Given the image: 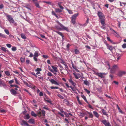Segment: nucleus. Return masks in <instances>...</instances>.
Instances as JSON below:
<instances>
[{"label": "nucleus", "instance_id": "f257e3e1", "mask_svg": "<svg viewBox=\"0 0 126 126\" xmlns=\"http://www.w3.org/2000/svg\"><path fill=\"white\" fill-rule=\"evenodd\" d=\"M97 16L100 21L101 24L103 26H104L105 24V17L104 15L102 12L100 11L97 12Z\"/></svg>", "mask_w": 126, "mask_h": 126}, {"label": "nucleus", "instance_id": "f03ea898", "mask_svg": "<svg viewBox=\"0 0 126 126\" xmlns=\"http://www.w3.org/2000/svg\"><path fill=\"white\" fill-rule=\"evenodd\" d=\"M79 13H78L73 15L71 17V22L74 24L76 23V18L79 15Z\"/></svg>", "mask_w": 126, "mask_h": 126}, {"label": "nucleus", "instance_id": "7ed1b4c3", "mask_svg": "<svg viewBox=\"0 0 126 126\" xmlns=\"http://www.w3.org/2000/svg\"><path fill=\"white\" fill-rule=\"evenodd\" d=\"M59 24L60 25V26H61L62 28H57L58 30H64L67 32L69 31V30L67 27H65L63 25L60 23H59Z\"/></svg>", "mask_w": 126, "mask_h": 126}, {"label": "nucleus", "instance_id": "20e7f679", "mask_svg": "<svg viewBox=\"0 0 126 126\" xmlns=\"http://www.w3.org/2000/svg\"><path fill=\"white\" fill-rule=\"evenodd\" d=\"M118 66L117 65H113L111 69L110 72L112 73H114L116 69L118 68Z\"/></svg>", "mask_w": 126, "mask_h": 126}, {"label": "nucleus", "instance_id": "39448f33", "mask_svg": "<svg viewBox=\"0 0 126 126\" xmlns=\"http://www.w3.org/2000/svg\"><path fill=\"white\" fill-rule=\"evenodd\" d=\"M126 75V71L122 70L119 71L117 74V75L120 77H122L123 75Z\"/></svg>", "mask_w": 126, "mask_h": 126}, {"label": "nucleus", "instance_id": "423d86ee", "mask_svg": "<svg viewBox=\"0 0 126 126\" xmlns=\"http://www.w3.org/2000/svg\"><path fill=\"white\" fill-rule=\"evenodd\" d=\"M5 14L7 15V18L10 23H13L14 22V20L11 15H8L7 14Z\"/></svg>", "mask_w": 126, "mask_h": 126}, {"label": "nucleus", "instance_id": "0eeeda50", "mask_svg": "<svg viewBox=\"0 0 126 126\" xmlns=\"http://www.w3.org/2000/svg\"><path fill=\"white\" fill-rule=\"evenodd\" d=\"M45 112L44 110H42L41 111H39L37 112V115L39 117H40L42 115V116H45Z\"/></svg>", "mask_w": 126, "mask_h": 126}, {"label": "nucleus", "instance_id": "6e6552de", "mask_svg": "<svg viewBox=\"0 0 126 126\" xmlns=\"http://www.w3.org/2000/svg\"><path fill=\"white\" fill-rule=\"evenodd\" d=\"M95 74L98 76L99 77H100L102 78H104V77L103 75L105 74V73L99 72H95Z\"/></svg>", "mask_w": 126, "mask_h": 126}, {"label": "nucleus", "instance_id": "1a4fd4ad", "mask_svg": "<svg viewBox=\"0 0 126 126\" xmlns=\"http://www.w3.org/2000/svg\"><path fill=\"white\" fill-rule=\"evenodd\" d=\"M68 81L73 86H75L76 85L75 82L73 81V79L71 76L70 77V79H68Z\"/></svg>", "mask_w": 126, "mask_h": 126}, {"label": "nucleus", "instance_id": "9d476101", "mask_svg": "<svg viewBox=\"0 0 126 126\" xmlns=\"http://www.w3.org/2000/svg\"><path fill=\"white\" fill-rule=\"evenodd\" d=\"M21 125L22 126H29V125L24 120H22L21 123Z\"/></svg>", "mask_w": 126, "mask_h": 126}, {"label": "nucleus", "instance_id": "9b49d317", "mask_svg": "<svg viewBox=\"0 0 126 126\" xmlns=\"http://www.w3.org/2000/svg\"><path fill=\"white\" fill-rule=\"evenodd\" d=\"M101 122L105 126H111L110 123L108 122L106 120H102Z\"/></svg>", "mask_w": 126, "mask_h": 126}, {"label": "nucleus", "instance_id": "f8f14e48", "mask_svg": "<svg viewBox=\"0 0 126 126\" xmlns=\"http://www.w3.org/2000/svg\"><path fill=\"white\" fill-rule=\"evenodd\" d=\"M106 45L107 47V48L110 50L111 51H112L114 47L112 46L107 43L106 44Z\"/></svg>", "mask_w": 126, "mask_h": 126}, {"label": "nucleus", "instance_id": "ddd939ff", "mask_svg": "<svg viewBox=\"0 0 126 126\" xmlns=\"http://www.w3.org/2000/svg\"><path fill=\"white\" fill-rule=\"evenodd\" d=\"M88 114L89 115V118H92L93 117V114L91 112H89L88 111H87V112H85L84 113V114L87 115Z\"/></svg>", "mask_w": 126, "mask_h": 126}, {"label": "nucleus", "instance_id": "4468645a", "mask_svg": "<svg viewBox=\"0 0 126 126\" xmlns=\"http://www.w3.org/2000/svg\"><path fill=\"white\" fill-rule=\"evenodd\" d=\"M49 81L52 84L57 85H59V83L57 82L54 79H51L49 80Z\"/></svg>", "mask_w": 126, "mask_h": 126}, {"label": "nucleus", "instance_id": "2eb2a0df", "mask_svg": "<svg viewBox=\"0 0 126 126\" xmlns=\"http://www.w3.org/2000/svg\"><path fill=\"white\" fill-rule=\"evenodd\" d=\"M61 63L64 65L65 68V70H66L67 71V69H68V67L66 63L63 61L61 62Z\"/></svg>", "mask_w": 126, "mask_h": 126}, {"label": "nucleus", "instance_id": "dca6fc26", "mask_svg": "<svg viewBox=\"0 0 126 126\" xmlns=\"http://www.w3.org/2000/svg\"><path fill=\"white\" fill-rule=\"evenodd\" d=\"M6 86L5 83L1 80H0V86L4 87Z\"/></svg>", "mask_w": 126, "mask_h": 126}, {"label": "nucleus", "instance_id": "f3484780", "mask_svg": "<svg viewBox=\"0 0 126 126\" xmlns=\"http://www.w3.org/2000/svg\"><path fill=\"white\" fill-rule=\"evenodd\" d=\"M93 113L95 116L97 118H98L99 116V115L96 111H93Z\"/></svg>", "mask_w": 126, "mask_h": 126}, {"label": "nucleus", "instance_id": "a211bd4d", "mask_svg": "<svg viewBox=\"0 0 126 126\" xmlns=\"http://www.w3.org/2000/svg\"><path fill=\"white\" fill-rule=\"evenodd\" d=\"M101 111L104 115H106L107 117H108V114L107 113V112L104 109H102L101 110Z\"/></svg>", "mask_w": 126, "mask_h": 126}, {"label": "nucleus", "instance_id": "6ab92c4d", "mask_svg": "<svg viewBox=\"0 0 126 126\" xmlns=\"http://www.w3.org/2000/svg\"><path fill=\"white\" fill-rule=\"evenodd\" d=\"M28 122L29 123H30L34 124L35 123L34 120V119H33L32 118H31L29 119L28 121Z\"/></svg>", "mask_w": 126, "mask_h": 126}, {"label": "nucleus", "instance_id": "aec40b11", "mask_svg": "<svg viewBox=\"0 0 126 126\" xmlns=\"http://www.w3.org/2000/svg\"><path fill=\"white\" fill-rule=\"evenodd\" d=\"M24 118L25 119L28 120L30 118L29 114H26L24 117Z\"/></svg>", "mask_w": 126, "mask_h": 126}, {"label": "nucleus", "instance_id": "412c9836", "mask_svg": "<svg viewBox=\"0 0 126 126\" xmlns=\"http://www.w3.org/2000/svg\"><path fill=\"white\" fill-rule=\"evenodd\" d=\"M31 114L32 116L34 117H36L37 116V115L33 111L31 112Z\"/></svg>", "mask_w": 126, "mask_h": 126}, {"label": "nucleus", "instance_id": "4be33fe9", "mask_svg": "<svg viewBox=\"0 0 126 126\" xmlns=\"http://www.w3.org/2000/svg\"><path fill=\"white\" fill-rule=\"evenodd\" d=\"M51 67L53 69L54 71L55 72H57L58 70L57 67H55L54 66H52Z\"/></svg>", "mask_w": 126, "mask_h": 126}, {"label": "nucleus", "instance_id": "5701e85b", "mask_svg": "<svg viewBox=\"0 0 126 126\" xmlns=\"http://www.w3.org/2000/svg\"><path fill=\"white\" fill-rule=\"evenodd\" d=\"M34 3L35 4V5L37 7L39 8H40V6L39 5V3H38L37 1Z\"/></svg>", "mask_w": 126, "mask_h": 126}, {"label": "nucleus", "instance_id": "b1692460", "mask_svg": "<svg viewBox=\"0 0 126 126\" xmlns=\"http://www.w3.org/2000/svg\"><path fill=\"white\" fill-rule=\"evenodd\" d=\"M81 97H82V98H83L84 100L85 101L86 103H88V102L86 98V97H85V96L84 95H81Z\"/></svg>", "mask_w": 126, "mask_h": 126}, {"label": "nucleus", "instance_id": "393cba45", "mask_svg": "<svg viewBox=\"0 0 126 126\" xmlns=\"http://www.w3.org/2000/svg\"><path fill=\"white\" fill-rule=\"evenodd\" d=\"M83 83L86 85L89 86V83L87 80H84Z\"/></svg>", "mask_w": 126, "mask_h": 126}, {"label": "nucleus", "instance_id": "a878e982", "mask_svg": "<svg viewBox=\"0 0 126 126\" xmlns=\"http://www.w3.org/2000/svg\"><path fill=\"white\" fill-rule=\"evenodd\" d=\"M11 92L12 94L15 95H16V91L14 89H12L11 90Z\"/></svg>", "mask_w": 126, "mask_h": 126}, {"label": "nucleus", "instance_id": "bb28decb", "mask_svg": "<svg viewBox=\"0 0 126 126\" xmlns=\"http://www.w3.org/2000/svg\"><path fill=\"white\" fill-rule=\"evenodd\" d=\"M38 52V51H36L34 53V57H38L39 56Z\"/></svg>", "mask_w": 126, "mask_h": 126}, {"label": "nucleus", "instance_id": "cd10ccee", "mask_svg": "<svg viewBox=\"0 0 126 126\" xmlns=\"http://www.w3.org/2000/svg\"><path fill=\"white\" fill-rule=\"evenodd\" d=\"M55 11L56 12L60 13L62 12V11L59 8H56Z\"/></svg>", "mask_w": 126, "mask_h": 126}, {"label": "nucleus", "instance_id": "c85d7f7f", "mask_svg": "<svg viewBox=\"0 0 126 126\" xmlns=\"http://www.w3.org/2000/svg\"><path fill=\"white\" fill-rule=\"evenodd\" d=\"M59 66L60 68L61 69H60V71L61 72L62 71V70L63 69V67L61 65V64H59L58 65ZM61 73L63 74V72H61Z\"/></svg>", "mask_w": 126, "mask_h": 126}, {"label": "nucleus", "instance_id": "c756f323", "mask_svg": "<svg viewBox=\"0 0 126 126\" xmlns=\"http://www.w3.org/2000/svg\"><path fill=\"white\" fill-rule=\"evenodd\" d=\"M21 37L24 39H26V37L25 35L23 33H22L21 34Z\"/></svg>", "mask_w": 126, "mask_h": 126}, {"label": "nucleus", "instance_id": "7c9ffc66", "mask_svg": "<svg viewBox=\"0 0 126 126\" xmlns=\"http://www.w3.org/2000/svg\"><path fill=\"white\" fill-rule=\"evenodd\" d=\"M45 100L48 103H50V104H52V101H51L50 99L48 98L47 100H46L45 99Z\"/></svg>", "mask_w": 126, "mask_h": 126}, {"label": "nucleus", "instance_id": "2f4dec72", "mask_svg": "<svg viewBox=\"0 0 126 126\" xmlns=\"http://www.w3.org/2000/svg\"><path fill=\"white\" fill-rule=\"evenodd\" d=\"M21 62L22 63L24 62L25 60V58L24 57H21L20 59Z\"/></svg>", "mask_w": 126, "mask_h": 126}, {"label": "nucleus", "instance_id": "473e14b6", "mask_svg": "<svg viewBox=\"0 0 126 126\" xmlns=\"http://www.w3.org/2000/svg\"><path fill=\"white\" fill-rule=\"evenodd\" d=\"M75 53L76 54H78L79 53V50L77 49H75Z\"/></svg>", "mask_w": 126, "mask_h": 126}, {"label": "nucleus", "instance_id": "72a5a7b5", "mask_svg": "<svg viewBox=\"0 0 126 126\" xmlns=\"http://www.w3.org/2000/svg\"><path fill=\"white\" fill-rule=\"evenodd\" d=\"M0 37L2 38H5L6 37L3 34L0 33Z\"/></svg>", "mask_w": 126, "mask_h": 126}, {"label": "nucleus", "instance_id": "f704fd0d", "mask_svg": "<svg viewBox=\"0 0 126 126\" xmlns=\"http://www.w3.org/2000/svg\"><path fill=\"white\" fill-rule=\"evenodd\" d=\"M84 90L88 94H89L90 93V91L85 88L84 89Z\"/></svg>", "mask_w": 126, "mask_h": 126}, {"label": "nucleus", "instance_id": "c9c22d12", "mask_svg": "<svg viewBox=\"0 0 126 126\" xmlns=\"http://www.w3.org/2000/svg\"><path fill=\"white\" fill-rule=\"evenodd\" d=\"M5 74L8 76H9L10 75V72L7 71H5Z\"/></svg>", "mask_w": 126, "mask_h": 126}, {"label": "nucleus", "instance_id": "e433bc0d", "mask_svg": "<svg viewBox=\"0 0 126 126\" xmlns=\"http://www.w3.org/2000/svg\"><path fill=\"white\" fill-rule=\"evenodd\" d=\"M66 10L68 11L69 13V14H73V13L72 10H69L68 9H67Z\"/></svg>", "mask_w": 126, "mask_h": 126}, {"label": "nucleus", "instance_id": "4c0bfd02", "mask_svg": "<svg viewBox=\"0 0 126 126\" xmlns=\"http://www.w3.org/2000/svg\"><path fill=\"white\" fill-rule=\"evenodd\" d=\"M57 96L60 97V98L62 99H63L64 97L63 96H62V95H61V94H58L57 95Z\"/></svg>", "mask_w": 126, "mask_h": 126}, {"label": "nucleus", "instance_id": "58836bf2", "mask_svg": "<svg viewBox=\"0 0 126 126\" xmlns=\"http://www.w3.org/2000/svg\"><path fill=\"white\" fill-rule=\"evenodd\" d=\"M55 31V32L57 33L58 34H59V35H60L61 36H62V35H63V34H62V33L60 32H59L57 31Z\"/></svg>", "mask_w": 126, "mask_h": 126}, {"label": "nucleus", "instance_id": "ea45409f", "mask_svg": "<svg viewBox=\"0 0 126 126\" xmlns=\"http://www.w3.org/2000/svg\"><path fill=\"white\" fill-rule=\"evenodd\" d=\"M73 74L75 77V78L77 79H79V77L77 76L75 73H74Z\"/></svg>", "mask_w": 126, "mask_h": 126}, {"label": "nucleus", "instance_id": "a19ab883", "mask_svg": "<svg viewBox=\"0 0 126 126\" xmlns=\"http://www.w3.org/2000/svg\"><path fill=\"white\" fill-rule=\"evenodd\" d=\"M42 70V69L41 68H37V69L35 70V71L36 72L38 71L40 72V71Z\"/></svg>", "mask_w": 126, "mask_h": 126}, {"label": "nucleus", "instance_id": "79ce46f5", "mask_svg": "<svg viewBox=\"0 0 126 126\" xmlns=\"http://www.w3.org/2000/svg\"><path fill=\"white\" fill-rule=\"evenodd\" d=\"M19 86H18L16 85V95H18V94H17V91L18 90V89L17 88H18L19 89L18 91H19L20 92V88H19Z\"/></svg>", "mask_w": 126, "mask_h": 126}, {"label": "nucleus", "instance_id": "37998d69", "mask_svg": "<svg viewBox=\"0 0 126 126\" xmlns=\"http://www.w3.org/2000/svg\"><path fill=\"white\" fill-rule=\"evenodd\" d=\"M122 47L123 48H126V44L124 43L122 46Z\"/></svg>", "mask_w": 126, "mask_h": 126}, {"label": "nucleus", "instance_id": "c03bdc74", "mask_svg": "<svg viewBox=\"0 0 126 126\" xmlns=\"http://www.w3.org/2000/svg\"><path fill=\"white\" fill-rule=\"evenodd\" d=\"M23 90L24 91H25L27 92L29 94H30V95H31V94L29 92V91L28 90L26 89H23Z\"/></svg>", "mask_w": 126, "mask_h": 126}, {"label": "nucleus", "instance_id": "a18cd8bd", "mask_svg": "<svg viewBox=\"0 0 126 126\" xmlns=\"http://www.w3.org/2000/svg\"><path fill=\"white\" fill-rule=\"evenodd\" d=\"M1 49L3 51H6V48L4 47H2Z\"/></svg>", "mask_w": 126, "mask_h": 126}, {"label": "nucleus", "instance_id": "49530a36", "mask_svg": "<svg viewBox=\"0 0 126 126\" xmlns=\"http://www.w3.org/2000/svg\"><path fill=\"white\" fill-rule=\"evenodd\" d=\"M30 74H32V75H33L34 76H35L36 77V78L37 77V76L36 75V74L34 72H31L30 73Z\"/></svg>", "mask_w": 126, "mask_h": 126}, {"label": "nucleus", "instance_id": "de8ad7c7", "mask_svg": "<svg viewBox=\"0 0 126 126\" xmlns=\"http://www.w3.org/2000/svg\"><path fill=\"white\" fill-rule=\"evenodd\" d=\"M4 31L8 35L9 34V31L8 30H4Z\"/></svg>", "mask_w": 126, "mask_h": 126}, {"label": "nucleus", "instance_id": "09e8293b", "mask_svg": "<svg viewBox=\"0 0 126 126\" xmlns=\"http://www.w3.org/2000/svg\"><path fill=\"white\" fill-rule=\"evenodd\" d=\"M46 91V93L49 94V95H50L51 94L50 93V92L48 91L47 90V89H45Z\"/></svg>", "mask_w": 126, "mask_h": 126}, {"label": "nucleus", "instance_id": "8fccbe9b", "mask_svg": "<svg viewBox=\"0 0 126 126\" xmlns=\"http://www.w3.org/2000/svg\"><path fill=\"white\" fill-rule=\"evenodd\" d=\"M47 74L48 76L50 77L51 76H52V74H51V73L49 72H48V73H47Z\"/></svg>", "mask_w": 126, "mask_h": 126}, {"label": "nucleus", "instance_id": "3c124183", "mask_svg": "<svg viewBox=\"0 0 126 126\" xmlns=\"http://www.w3.org/2000/svg\"><path fill=\"white\" fill-rule=\"evenodd\" d=\"M107 39L109 41H110L111 43H112V41L110 39V38L109 37H107Z\"/></svg>", "mask_w": 126, "mask_h": 126}, {"label": "nucleus", "instance_id": "603ef678", "mask_svg": "<svg viewBox=\"0 0 126 126\" xmlns=\"http://www.w3.org/2000/svg\"><path fill=\"white\" fill-rule=\"evenodd\" d=\"M107 65L108 66H107V67H108V69H110V65L109 63H107Z\"/></svg>", "mask_w": 126, "mask_h": 126}, {"label": "nucleus", "instance_id": "864d4df0", "mask_svg": "<svg viewBox=\"0 0 126 126\" xmlns=\"http://www.w3.org/2000/svg\"><path fill=\"white\" fill-rule=\"evenodd\" d=\"M6 45L9 48H10L12 46L10 44H7Z\"/></svg>", "mask_w": 126, "mask_h": 126}, {"label": "nucleus", "instance_id": "5fc2aeb1", "mask_svg": "<svg viewBox=\"0 0 126 126\" xmlns=\"http://www.w3.org/2000/svg\"><path fill=\"white\" fill-rule=\"evenodd\" d=\"M14 82V81L13 80H10L9 81V83L10 84H11L12 83Z\"/></svg>", "mask_w": 126, "mask_h": 126}, {"label": "nucleus", "instance_id": "6e6d98bb", "mask_svg": "<svg viewBox=\"0 0 126 126\" xmlns=\"http://www.w3.org/2000/svg\"><path fill=\"white\" fill-rule=\"evenodd\" d=\"M43 57L44 58H45L46 59H47L48 58V56L47 55H43Z\"/></svg>", "mask_w": 126, "mask_h": 126}, {"label": "nucleus", "instance_id": "4d7b16f0", "mask_svg": "<svg viewBox=\"0 0 126 126\" xmlns=\"http://www.w3.org/2000/svg\"><path fill=\"white\" fill-rule=\"evenodd\" d=\"M77 100H78V102L79 103V104H81V103H80V100H79V97L77 96Z\"/></svg>", "mask_w": 126, "mask_h": 126}, {"label": "nucleus", "instance_id": "13d9d810", "mask_svg": "<svg viewBox=\"0 0 126 126\" xmlns=\"http://www.w3.org/2000/svg\"><path fill=\"white\" fill-rule=\"evenodd\" d=\"M58 114L59 115H60L62 117H63L64 116V115L63 114L59 112H58Z\"/></svg>", "mask_w": 126, "mask_h": 126}, {"label": "nucleus", "instance_id": "bf43d9fd", "mask_svg": "<svg viewBox=\"0 0 126 126\" xmlns=\"http://www.w3.org/2000/svg\"><path fill=\"white\" fill-rule=\"evenodd\" d=\"M110 30L111 31H113L114 33H116V34H117V32L116 31H115V30H113V29L112 28H110Z\"/></svg>", "mask_w": 126, "mask_h": 126}, {"label": "nucleus", "instance_id": "052dcab7", "mask_svg": "<svg viewBox=\"0 0 126 126\" xmlns=\"http://www.w3.org/2000/svg\"><path fill=\"white\" fill-rule=\"evenodd\" d=\"M39 95L40 96H43V93L42 92H40L39 93Z\"/></svg>", "mask_w": 126, "mask_h": 126}, {"label": "nucleus", "instance_id": "680f3d73", "mask_svg": "<svg viewBox=\"0 0 126 126\" xmlns=\"http://www.w3.org/2000/svg\"><path fill=\"white\" fill-rule=\"evenodd\" d=\"M33 55L32 54V53L31 52H30V55L29 56V57H33Z\"/></svg>", "mask_w": 126, "mask_h": 126}, {"label": "nucleus", "instance_id": "e2e57ef3", "mask_svg": "<svg viewBox=\"0 0 126 126\" xmlns=\"http://www.w3.org/2000/svg\"><path fill=\"white\" fill-rule=\"evenodd\" d=\"M70 87L72 89L73 91H75V89H74V88L72 86H70Z\"/></svg>", "mask_w": 126, "mask_h": 126}, {"label": "nucleus", "instance_id": "0e129e2a", "mask_svg": "<svg viewBox=\"0 0 126 126\" xmlns=\"http://www.w3.org/2000/svg\"><path fill=\"white\" fill-rule=\"evenodd\" d=\"M12 49L13 51H15L16 50V47H13L12 48Z\"/></svg>", "mask_w": 126, "mask_h": 126}, {"label": "nucleus", "instance_id": "69168bd1", "mask_svg": "<svg viewBox=\"0 0 126 126\" xmlns=\"http://www.w3.org/2000/svg\"><path fill=\"white\" fill-rule=\"evenodd\" d=\"M36 57H34L33 58V59H34V60L35 61L37 62V59L36 58Z\"/></svg>", "mask_w": 126, "mask_h": 126}, {"label": "nucleus", "instance_id": "338daca9", "mask_svg": "<svg viewBox=\"0 0 126 126\" xmlns=\"http://www.w3.org/2000/svg\"><path fill=\"white\" fill-rule=\"evenodd\" d=\"M3 7V4H0V9H1Z\"/></svg>", "mask_w": 126, "mask_h": 126}, {"label": "nucleus", "instance_id": "774afa93", "mask_svg": "<svg viewBox=\"0 0 126 126\" xmlns=\"http://www.w3.org/2000/svg\"><path fill=\"white\" fill-rule=\"evenodd\" d=\"M72 67L74 69H76V68H77V67L76 66L74 65V64L73 65H72Z\"/></svg>", "mask_w": 126, "mask_h": 126}]
</instances>
